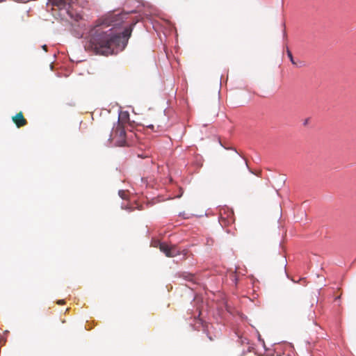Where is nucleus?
<instances>
[{
  "mask_svg": "<svg viewBox=\"0 0 356 356\" xmlns=\"http://www.w3.org/2000/svg\"><path fill=\"white\" fill-rule=\"evenodd\" d=\"M128 13H109L97 19L90 30L85 48L88 51L108 56L114 54L115 49L122 50L131 35V29L127 28L123 32L118 31V26L124 21Z\"/></svg>",
  "mask_w": 356,
  "mask_h": 356,
  "instance_id": "f257e3e1",
  "label": "nucleus"
},
{
  "mask_svg": "<svg viewBox=\"0 0 356 356\" xmlns=\"http://www.w3.org/2000/svg\"><path fill=\"white\" fill-rule=\"evenodd\" d=\"M125 128L120 125H116L112 129L110 135L109 140L115 145L119 147L130 146L134 143L133 138L136 135L129 131L127 133Z\"/></svg>",
  "mask_w": 356,
  "mask_h": 356,
  "instance_id": "f03ea898",
  "label": "nucleus"
},
{
  "mask_svg": "<svg viewBox=\"0 0 356 356\" xmlns=\"http://www.w3.org/2000/svg\"><path fill=\"white\" fill-rule=\"evenodd\" d=\"M160 251L163 252L168 257H175L182 255V257L186 254L185 250H181L180 246H159Z\"/></svg>",
  "mask_w": 356,
  "mask_h": 356,
  "instance_id": "7ed1b4c3",
  "label": "nucleus"
},
{
  "mask_svg": "<svg viewBox=\"0 0 356 356\" xmlns=\"http://www.w3.org/2000/svg\"><path fill=\"white\" fill-rule=\"evenodd\" d=\"M12 120L18 128H20L27 124V121L24 118L22 112L17 113L15 116L12 118Z\"/></svg>",
  "mask_w": 356,
  "mask_h": 356,
  "instance_id": "20e7f679",
  "label": "nucleus"
},
{
  "mask_svg": "<svg viewBox=\"0 0 356 356\" xmlns=\"http://www.w3.org/2000/svg\"><path fill=\"white\" fill-rule=\"evenodd\" d=\"M129 121V113L127 111H122L119 114V119L117 125L122 126L125 128L126 124Z\"/></svg>",
  "mask_w": 356,
  "mask_h": 356,
  "instance_id": "39448f33",
  "label": "nucleus"
},
{
  "mask_svg": "<svg viewBox=\"0 0 356 356\" xmlns=\"http://www.w3.org/2000/svg\"><path fill=\"white\" fill-rule=\"evenodd\" d=\"M50 2L54 7H56L59 10L65 9L68 13H70L65 0H50Z\"/></svg>",
  "mask_w": 356,
  "mask_h": 356,
  "instance_id": "423d86ee",
  "label": "nucleus"
},
{
  "mask_svg": "<svg viewBox=\"0 0 356 356\" xmlns=\"http://www.w3.org/2000/svg\"><path fill=\"white\" fill-rule=\"evenodd\" d=\"M227 276H229V279L231 280V282L234 284V285H236L237 284V282H238V277H237V275H236V269L235 270L234 272H231L229 273V275H227Z\"/></svg>",
  "mask_w": 356,
  "mask_h": 356,
  "instance_id": "0eeeda50",
  "label": "nucleus"
},
{
  "mask_svg": "<svg viewBox=\"0 0 356 356\" xmlns=\"http://www.w3.org/2000/svg\"><path fill=\"white\" fill-rule=\"evenodd\" d=\"M197 310H198V309H197ZM201 314V312L200 311H196V313L194 314V318L195 320L197 321V322L200 324H202V321L201 318H200V316Z\"/></svg>",
  "mask_w": 356,
  "mask_h": 356,
  "instance_id": "6e6552de",
  "label": "nucleus"
},
{
  "mask_svg": "<svg viewBox=\"0 0 356 356\" xmlns=\"http://www.w3.org/2000/svg\"><path fill=\"white\" fill-rule=\"evenodd\" d=\"M238 340L241 344H248L249 343L248 339L246 337H243L242 336L238 337Z\"/></svg>",
  "mask_w": 356,
  "mask_h": 356,
  "instance_id": "1a4fd4ad",
  "label": "nucleus"
},
{
  "mask_svg": "<svg viewBox=\"0 0 356 356\" xmlns=\"http://www.w3.org/2000/svg\"><path fill=\"white\" fill-rule=\"evenodd\" d=\"M286 53H287V56L289 58L291 62L292 63V64L293 65H296V63L293 60V55H292V53L291 52V51L287 48V50H286Z\"/></svg>",
  "mask_w": 356,
  "mask_h": 356,
  "instance_id": "9d476101",
  "label": "nucleus"
},
{
  "mask_svg": "<svg viewBox=\"0 0 356 356\" xmlns=\"http://www.w3.org/2000/svg\"><path fill=\"white\" fill-rule=\"evenodd\" d=\"M147 127L149 128V129H154V125L153 124H148V125H147Z\"/></svg>",
  "mask_w": 356,
  "mask_h": 356,
  "instance_id": "9b49d317",
  "label": "nucleus"
},
{
  "mask_svg": "<svg viewBox=\"0 0 356 356\" xmlns=\"http://www.w3.org/2000/svg\"><path fill=\"white\" fill-rule=\"evenodd\" d=\"M188 277H189V278H188V279H189V280H192L193 279L194 276H193V275H188Z\"/></svg>",
  "mask_w": 356,
  "mask_h": 356,
  "instance_id": "f8f14e48",
  "label": "nucleus"
},
{
  "mask_svg": "<svg viewBox=\"0 0 356 356\" xmlns=\"http://www.w3.org/2000/svg\"><path fill=\"white\" fill-rule=\"evenodd\" d=\"M42 49H43L44 51H47V45H45V44H44V45H43V46H42Z\"/></svg>",
  "mask_w": 356,
  "mask_h": 356,
  "instance_id": "ddd939ff",
  "label": "nucleus"
},
{
  "mask_svg": "<svg viewBox=\"0 0 356 356\" xmlns=\"http://www.w3.org/2000/svg\"><path fill=\"white\" fill-rule=\"evenodd\" d=\"M63 303H64V300H59L58 302V304H59V305H61V304H63Z\"/></svg>",
  "mask_w": 356,
  "mask_h": 356,
  "instance_id": "4468645a",
  "label": "nucleus"
},
{
  "mask_svg": "<svg viewBox=\"0 0 356 356\" xmlns=\"http://www.w3.org/2000/svg\"><path fill=\"white\" fill-rule=\"evenodd\" d=\"M339 299H340V296H337V297L335 298V301H337Z\"/></svg>",
  "mask_w": 356,
  "mask_h": 356,
  "instance_id": "2eb2a0df",
  "label": "nucleus"
},
{
  "mask_svg": "<svg viewBox=\"0 0 356 356\" xmlns=\"http://www.w3.org/2000/svg\"><path fill=\"white\" fill-rule=\"evenodd\" d=\"M159 245H167V243L165 242H163V243H160Z\"/></svg>",
  "mask_w": 356,
  "mask_h": 356,
  "instance_id": "dca6fc26",
  "label": "nucleus"
},
{
  "mask_svg": "<svg viewBox=\"0 0 356 356\" xmlns=\"http://www.w3.org/2000/svg\"><path fill=\"white\" fill-rule=\"evenodd\" d=\"M6 0H0V3L4 2Z\"/></svg>",
  "mask_w": 356,
  "mask_h": 356,
  "instance_id": "f3484780",
  "label": "nucleus"
},
{
  "mask_svg": "<svg viewBox=\"0 0 356 356\" xmlns=\"http://www.w3.org/2000/svg\"><path fill=\"white\" fill-rule=\"evenodd\" d=\"M245 165L248 167V163L246 161H245Z\"/></svg>",
  "mask_w": 356,
  "mask_h": 356,
  "instance_id": "a211bd4d",
  "label": "nucleus"
}]
</instances>
